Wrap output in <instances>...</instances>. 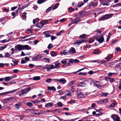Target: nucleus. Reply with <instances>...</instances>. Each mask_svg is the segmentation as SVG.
I'll list each match as a JSON object with an SVG mask.
<instances>
[{
	"label": "nucleus",
	"mask_w": 121,
	"mask_h": 121,
	"mask_svg": "<svg viewBox=\"0 0 121 121\" xmlns=\"http://www.w3.org/2000/svg\"><path fill=\"white\" fill-rule=\"evenodd\" d=\"M74 61V59H70L69 60V62L71 63H73Z\"/></svg>",
	"instance_id": "58"
},
{
	"label": "nucleus",
	"mask_w": 121,
	"mask_h": 121,
	"mask_svg": "<svg viewBox=\"0 0 121 121\" xmlns=\"http://www.w3.org/2000/svg\"><path fill=\"white\" fill-rule=\"evenodd\" d=\"M12 61L14 63V65L15 66L18 65V62L16 60H13Z\"/></svg>",
	"instance_id": "35"
},
{
	"label": "nucleus",
	"mask_w": 121,
	"mask_h": 121,
	"mask_svg": "<svg viewBox=\"0 0 121 121\" xmlns=\"http://www.w3.org/2000/svg\"><path fill=\"white\" fill-rule=\"evenodd\" d=\"M108 95V93H102L101 95L103 96L107 97Z\"/></svg>",
	"instance_id": "27"
},
{
	"label": "nucleus",
	"mask_w": 121,
	"mask_h": 121,
	"mask_svg": "<svg viewBox=\"0 0 121 121\" xmlns=\"http://www.w3.org/2000/svg\"><path fill=\"white\" fill-rule=\"evenodd\" d=\"M52 80V79H51L49 78L47 79L46 80V81L47 83H50Z\"/></svg>",
	"instance_id": "55"
},
{
	"label": "nucleus",
	"mask_w": 121,
	"mask_h": 121,
	"mask_svg": "<svg viewBox=\"0 0 121 121\" xmlns=\"http://www.w3.org/2000/svg\"><path fill=\"white\" fill-rule=\"evenodd\" d=\"M78 93V98H83L85 97V95L82 93L80 92V93Z\"/></svg>",
	"instance_id": "13"
},
{
	"label": "nucleus",
	"mask_w": 121,
	"mask_h": 121,
	"mask_svg": "<svg viewBox=\"0 0 121 121\" xmlns=\"http://www.w3.org/2000/svg\"><path fill=\"white\" fill-rule=\"evenodd\" d=\"M48 90H52L53 91H55L56 90V89L54 86L50 87L48 86Z\"/></svg>",
	"instance_id": "18"
},
{
	"label": "nucleus",
	"mask_w": 121,
	"mask_h": 121,
	"mask_svg": "<svg viewBox=\"0 0 121 121\" xmlns=\"http://www.w3.org/2000/svg\"><path fill=\"white\" fill-rule=\"evenodd\" d=\"M43 23V24H47L48 23V21L47 20H45L44 21L42 22Z\"/></svg>",
	"instance_id": "45"
},
{
	"label": "nucleus",
	"mask_w": 121,
	"mask_h": 121,
	"mask_svg": "<svg viewBox=\"0 0 121 121\" xmlns=\"http://www.w3.org/2000/svg\"><path fill=\"white\" fill-rule=\"evenodd\" d=\"M94 37L95 38L96 40L98 41L99 43H102L104 41V39L103 37H101L99 39H98V35L94 36Z\"/></svg>",
	"instance_id": "6"
},
{
	"label": "nucleus",
	"mask_w": 121,
	"mask_h": 121,
	"mask_svg": "<svg viewBox=\"0 0 121 121\" xmlns=\"http://www.w3.org/2000/svg\"><path fill=\"white\" fill-rule=\"evenodd\" d=\"M111 35V33H109L108 34V36L106 39V41L107 42L109 40V39L110 38V36Z\"/></svg>",
	"instance_id": "39"
},
{
	"label": "nucleus",
	"mask_w": 121,
	"mask_h": 121,
	"mask_svg": "<svg viewBox=\"0 0 121 121\" xmlns=\"http://www.w3.org/2000/svg\"><path fill=\"white\" fill-rule=\"evenodd\" d=\"M66 97L64 95L63 96H61L60 98L61 99H66Z\"/></svg>",
	"instance_id": "62"
},
{
	"label": "nucleus",
	"mask_w": 121,
	"mask_h": 121,
	"mask_svg": "<svg viewBox=\"0 0 121 121\" xmlns=\"http://www.w3.org/2000/svg\"><path fill=\"white\" fill-rule=\"evenodd\" d=\"M98 103L99 104H103V100H99L98 102Z\"/></svg>",
	"instance_id": "56"
},
{
	"label": "nucleus",
	"mask_w": 121,
	"mask_h": 121,
	"mask_svg": "<svg viewBox=\"0 0 121 121\" xmlns=\"http://www.w3.org/2000/svg\"><path fill=\"white\" fill-rule=\"evenodd\" d=\"M118 74L116 73H109L108 74V76H117Z\"/></svg>",
	"instance_id": "14"
},
{
	"label": "nucleus",
	"mask_w": 121,
	"mask_h": 121,
	"mask_svg": "<svg viewBox=\"0 0 121 121\" xmlns=\"http://www.w3.org/2000/svg\"><path fill=\"white\" fill-rule=\"evenodd\" d=\"M52 9V7H50L48 8V9H47L46 10V12L47 13H48L50 11H51Z\"/></svg>",
	"instance_id": "38"
},
{
	"label": "nucleus",
	"mask_w": 121,
	"mask_h": 121,
	"mask_svg": "<svg viewBox=\"0 0 121 121\" xmlns=\"http://www.w3.org/2000/svg\"><path fill=\"white\" fill-rule=\"evenodd\" d=\"M115 69L117 71H119L121 69V63H118L116 65L115 67Z\"/></svg>",
	"instance_id": "11"
},
{
	"label": "nucleus",
	"mask_w": 121,
	"mask_h": 121,
	"mask_svg": "<svg viewBox=\"0 0 121 121\" xmlns=\"http://www.w3.org/2000/svg\"><path fill=\"white\" fill-rule=\"evenodd\" d=\"M11 77V76L7 77H5L4 78L5 81H8L12 79Z\"/></svg>",
	"instance_id": "21"
},
{
	"label": "nucleus",
	"mask_w": 121,
	"mask_h": 121,
	"mask_svg": "<svg viewBox=\"0 0 121 121\" xmlns=\"http://www.w3.org/2000/svg\"><path fill=\"white\" fill-rule=\"evenodd\" d=\"M15 50L21 51L22 50H29L31 49L30 47L27 45H22L20 44L17 45L15 47Z\"/></svg>",
	"instance_id": "1"
},
{
	"label": "nucleus",
	"mask_w": 121,
	"mask_h": 121,
	"mask_svg": "<svg viewBox=\"0 0 121 121\" xmlns=\"http://www.w3.org/2000/svg\"><path fill=\"white\" fill-rule=\"evenodd\" d=\"M103 102L104 103H105L108 102V99L106 98L103 100Z\"/></svg>",
	"instance_id": "36"
},
{
	"label": "nucleus",
	"mask_w": 121,
	"mask_h": 121,
	"mask_svg": "<svg viewBox=\"0 0 121 121\" xmlns=\"http://www.w3.org/2000/svg\"><path fill=\"white\" fill-rule=\"evenodd\" d=\"M69 53V51H67V50H64L63 52V54L64 55L68 54Z\"/></svg>",
	"instance_id": "32"
},
{
	"label": "nucleus",
	"mask_w": 121,
	"mask_h": 121,
	"mask_svg": "<svg viewBox=\"0 0 121 121\" xmlns=\"http://www.w3.org/2000/svg\"><path fill=\"white\" fill-rule=\"evenodd\" d=\"M83 68H82L81 69H80L79 70H78L76 72H74L73 73H67V74H71L73 73H75V74L77 73L78 72H80L82 70H83Z\"/></svg>",
	"instance_id": "34"
},
{
	"label": "nucleus",
	"mask_w": 121,
	"mask_h": 121,
	"mask_svg": "<svg viewBox=\"0 0 121 121\" xmlns=\"http://www.w3.org/2000/svg\"><path fill=\"white\" fill-rule=\"evenodd\" d=\"M56 37L54 36H53L52 37H51V39L52 40H54V39H56Z\"/></svg>",
	"instance_id": "63"
},
{
	"label": "nucleus",
	"mask_w": 121,
	"mask_h": 121,
	"mask_svg": "<svg viewBox=\"0 0 121 121\" xmlns=\"http://www.w3.org/2000/svg\"><path fill=\"white\" fill-rule=\"evenodd\" d=\"M86 74L85 73H82L80 72L78 73V74L79 75H85Z\"/></svg>",
	"instance_id": "46"
},
{
	"label": "nucleus",
	"mask_w": 121,
	"mask_h": 121,
	"mask_svg": "<svg viewBox=\"0 0 121 121\" xmlns=\"http://www.w3.org/2000/svg\"><path fill=\"white\" fill-rule=\"evenodd\" d=\"M27 14V13L26 12H24L22 14V15L23 17L24 18H26V15Z\"/></svg>",
	"instance_id": "50"
},
{
	"label": "nucleus",
	"mask_w": 121,
	"mask_h": 121,
	"mask_svg": "<svg viewBox=\"0 0 121 121\" xmlns=\"http://www.w3.org/2000/svg\"><path fill=\"white\" fill-rule=\"evenodd\" d=\"M26 105L27 106L29 107L30 108H31V107L33 104L32 103L30 102H28L26 103Z\"/></svg>",
	"instance_id": "29"
},
{
	"label": "nucleus",
	"mask_w": 121,
	"mask_h": 121,
	"mask_svg": "<svg viewBox=\"0 0 121 121\" xmlns=\"http://www.w3.org/2000/svg\"><path fill=\"white\" fill-rule=\"evenodd\" d=\"M74 86H72L70 87V90L72 92H74Z\"/></svg>",
	"instance_id": "54"
},
{
	"label": "nucleus",
	"mask_w": 121,
	"mask_h": 121,
	"mask_svg": "<svg viewBox=\"0 0 121 121\" xmlns=\"http://www.w3.org/2000/svg\"><path fill=\"white\" fill-rule=\"evenodd\" d=\"M45 0H38L37 1V3L39 4H40L44 2Z\"/></svg>",
	"instance_id": "26"
},
{
	"label": "nucleus",
	"mask_w": 121,
	"mask_h": 121,
	"mask_svg": "<svg viewBox=\"0 0 121 121\" xmlns=\"http://www.w3.org/2000/svg\"><path fill=\"white\" fill-rule=\"evenodd\" d=\"M116 103V101L114 102L113 103H112L111 105L110 106L111 107H114L115 106V104Z\"/></svg>",
	"instance_id": "43"
},
{
	"label": "nucleus",
	"mask_w": 121,
	"mask_h": 121,
	"mask_svg": "<svg viewBox=\"0 0 121 121\" xmlns=\"http://www.w3.org/2000/svg\"><path fill=\"white\" fill-rule=\"evenodd\" d=\"M97 3H95L93 2L91 3L90 4V5L91 6H95L96 5H97Z\"/></svg>",
	"instance_id": "40"
},
{
	"label": "nucleus",
	"mask_w": 121,
	"mask_h": 121,
	"mask_svg": "<svg viewBox=\"0 0 121 121\" xmlns=\"http://www.w3.org/2000/svg\"><path fill=\"white\" fill-rule=\"evenodd\" d=\"M65 95L67 96H71V92H69L68 91L65 92Z\"/></svg>",
	"instance_id": "24"
},
{
	"label": "nucleus",
	"mask_w": 121,
	"mask_h": 121,
	"mask_svg": "<svg viewBox=\"0 0 121 121\" xmlns=\"http://www.w3.org/2000/svg\"><path fill=\"white\" fill-rule=\"evenodd\" d=\"M17 8V6H14L13 7H12L11 8V10H14Z\"/></svg>",
	"instance_id": "59"
},
{
	"label": "nucleus",
	"mask_w": 121,
	"mask_h": 121,
	"mask_svg": "<svg viewBox=\"0 0 121 121\" xmlns=\"http://www.w3.org/2000/svg\"><path fill=\"white\" fill-rule=\"evenodd\" d=\"M59 4V3L56 4L54 6V7L53 8V10L55 9L56 8L58 7Z\"/></svg>",
	"instance_id": "42"
},
{
	"label": "nucleus",
	"mask_w": 121,
	"mask_h": 121,
	"mask_svg": "<svg viewBox=\"0 0 121 121\" xmlns=\"http://www.w3.org/2000/svg\"><path fill=\"white\" fill-rule=\"evenodd\" d=\"M10 55L8 52L7 53L4 55V57L5 58H7L10 56Z\"/></svg>",
	"instance_id": "41"
},
{
	"label": "nucleus",
	"mask_w": 121,
	"mask_h": 121,
	"mask_svg": "<svg viewBox=\"0 0 121 121\" xmlns=\"http://www.w3.org/2000/svg\"><path fill=\"white\" fill-rule=\"evenodd\" d=\"M99 52V51L97 50H95L94 51V53L95 54H98Z\"/></svg>",
	"instance_id": "57"
},
{
	"label": "nucleus",
	"mask_w": 121,
	"mask_h": 121,
	"mask_svg": "<svg viewBox=\"0 0 121 121\" xmlns=\"http://www.w3.org/2000/svg\"><path fill=\"white\" fill-rule=\"evenodd\" d=\"M84 4V3L83 2H82L80 4H78L77 5V7H78L80 8Z\"/></svg>",
	"instance_id": "53"
},
{
	"label": "nucleus",
	"mask_w": 121,
	"mask_h": 121,
	"mask_svg": "<svg viewBox=\"0 0 121 121\" xmlns=\"http://www.w3.org/2000/svg\"><path fill=\"white\" fill-rule=\"evenodd\" d=\"M40 77L38 76L34 77L33 78V80L35 81L39 80H40Z\"/></svg>",
	"instance_id": "22"
},
{
	"label": "nucleus",
	"mask_w": 121,
	"mask_h": 121,
	"mask_svg": "<svg viewBox=\"0 0 121 121\" xmlns=\"http://www.w3.org/2000/svg\"><path fill=\"white\" fill-rule=\"evenodd\" d=\"M61 64L59 63H57L56 64L55 66V68H58L60 67V65Z\"/></svg>",
	"instance_id": "25"
},
{
	"label": "nucleus",
	"mask_w": 121,
	"mask_h": 121,
	"mask_svg": "<svg viewBox=\"0 0 121 121\" xmlns=\"http://www.w3.org/2000/svg\"><path fill=\"white\" fill-rule=\"evenodd\" d=\"M94 41V40L92 38H90L89 40V43H91V42H93Z\"/></svg>",
	"instance_id": "51"
},
{
	"label": "nucleus",
	"mask_w": 121,
	"mask_h": 121,
	"mask_svg": "<svg viewBox=\"0 0 121 121\" xmlns=\"http://www.w3.org/2000/svg\"><path fill=\"white\" fill-rule=\"evenodd\" d=\"M53 47V45L51 43L49 44L48 47V48L49 49H50Z\"/></svg>",
	"instance_id": "47"
},
{
	"label": "nucleus",
	"mask_w": 121,
	"mask_h": 121,
	"mask_svg": "<svg viewBox=\"0 0 121 121\" xmlns=\"http://www.w3.org/2000/svg\"><path fill=\"white\" fill-rule=\"evenodd\" d=\"M94 85L95 86L99 88H100L101 86L99 81H95L93 82Z\"/></svg>",
	"instance_id": "8"
},
{
	"label": "nucleus",
	"mask_w": 121,
	"mask_h": 121,
	"mask_svg": "<svg viewBox=\"0 0 121 121\" xmlns=\"http://www.w3.org/2000/svg\"><path fill=\"white\" fill-rule=\"evenodd\" d=\"M39 20V19L38 18H37L36 19H34L33 21V23L34 24H35L36 22H38Z\"/></svg>",
	"instance_id": "31"
},
{
	"label": "nucleus",
	"mask_w": 121,
	"mask_h": 121,
	"mask_svg": "<svg viewBox=\"0 0 121 121\" xmlns=\"http://www.w3.org/2000/svg\"><path fill=\"white\" fill-rule=\"evenodd\" d=\"M59 82H61L63 84H64L66 82V81L64 78L60 79Z\"/></svg>",
	"instance_id": "20"
},
{
	"label": "nucleus",
	"mask_w": 121,
	"mask_h": 121,
	"mask_svg": "<svg viewBox=\"0 0 121 121\" xmlns=\"http://www.w3.org/2000/svg\"><path fill=\"white\" fill-rule=\"evenodd\" d=\"M58 92L60 94V95H61L63 94V92L61 91H58Z\"/></svg>",
	"instance_id": "64"
},
{
	"label": "nucleus",
	"mask_w": 121,
	"mask_h": 121,
	"mask_svg": "<svg viewBox=\"0 0 121 121\" xmlns=\"http://www.w3.org/2000/svg\"><path fill=\"white\" fill-rule=\"evenodd\" d=\"M86 41V40L83 39H82L77 41L74 43V44L76 45V47H78L80 44Z\"/></svg>",
	"instance_id": "5"
},
{
	"label": "nucleus",
	"mask_w": 121,
	"mask_h": 121,
	"mask_svg": "<svg viewBox=\"0 0 121 121\" xmlns=\"http://www.w3.org/2000/svg\"><path fill=\"white\" fill-rule=\"evenodd\" d=\"M3 101L4 103H9L10 102L12 101V98L11 97H10L6 98L3 100Z\"/></svg>",
	"instance_id": "12"
},
{
	"label": "nucleus",
	"mask_w": 121,
	"mask_h": 121,
	"mask_svg": "<svg viewBox=\"0 0 121 121\" xmlns=\"http://www.w3.org/2000/svg\"><path fill=\"white\" fill-rule=\"evenodd\" d=\"M86 36V35L85 34H84L82 35H80V37L81 38H85Z\"/></svg>",
	"instance_id": "49"
},
{
	"label": "nucleus",
	"mask_w": 121,
	"mask_h": 121,
	"mask_svg": "<svg viewBox=\"0 0 121 121\" xmlns=\"http://www.w3.org/2000/svg\"><path fill=\"white\" fill-rule=\"evenodd\" d=\"M42 58V55L39 54L37 55L36 56L33 57L32 59L33 61H37L39 59Z\"/></svg>",
	"instance_id": "7"
},
{
	"label": "nucleus",
	"mask_w": 121,
	"mask_h": 121,
	"mask_svg": "<svg viewBox=\"0 0 121 121\" xmlns=\"http://www.w3.org/2000/svg\"><path fill=\"white\" fill-rule=\"evenodd\" d=\"M57 104L59 107H61L63 106L61 102H58L57 103Z\"/></svg>",
	"instance_id": "48"
},
{
	"label": "nucleus",
	"mask_w": 121,
	"mask_h": 121,
	"mask_svg": "<svg viewBox=\"0 0 121 121\" xmlns=\"http://www.w3.org/2000/svg\"><path fill=\"white\" fill-rule=\"evenodd\" d=\"M107 79H108L110 82H113L115 81V79L113 78H111L108 77Z\"/></svg>",
	"instance_id": "23"
},
{
	"label": "nucleus",
	"mask_w": 121,
	"mask_h": 121,
	"mask_svg": "<svg viewBox=\"0 0 121 121\" xmlns=\"http://www.w3.org/2000/svg\"><path fill=\"white\" fill-rule=\"evenodd\" d=\"M75 82L74 81H72L71 82H70L69 84V86H73V85H74V83Z\"/></svg>",
	"instance_id": "44"
},
{
	"label": "nucleus",
	"mask_w": 121,
	"mask_h": 121,
	"mask_svg": "<svg viewBox=\"0 0 121 121\" xmlns=\"http://www.w3.org/2000/svg\"><path fill=\"white\" fill-rule=\"evenodd\" d=\"M121 6V3H119L117 4H116V5H113L112 6L113 7H116L117 6Z\"/></svg>",
	"instance_id": "37"
},
{
	"label": "nucleus",
	"mask_w": 121,
	"mask_h": 121,
	"mask_svg": "<svg viewBox=\"0 0 121 121\" xmlns=\"http://www.w3.org/2000/svg\"><path fill=\"white\" fill-rule=\"evenodd\" d=\"M64 32V31L63 30H61L59 32L57 33H56V35L58 36H60L61 34L62 33H63Z\"/></svg>",
	"instance_id": "33"
},
{
	"label": "nucleus",
	"mask_w": 121,
	"mask_h": 121,
	"mask_svg": "<svg viewBox=\"0 0 121 121\" xmlns=\"http://www.w3.org/2000/svg\"><path fill=\"white\" fill-rule=\"evenodd\" d=\"M109 18V15L108 14H106L103 17L100 18L99 20L101 21L102 20H104L108 19Z\"/></svg>",
	"instance_id": "10"
},
{
	"label": "nucleus",
	"mask_w": 121,
	"mask_h": 121,
	"mask_svg": "<svg viewBox=\"0 0 121 121\" xmlns=\"http://www.w3.org/2000/svg\"><path fill=\"white\" fill-rule=\"evenodd\" d=\"M111 117L114 121H121L119 117L117 114L112 115H111Z\"/></svg>",
	"instance_id": "4"
},
{
	"label": "nucleus",
	"mask_w": 121,
	"mask_h": 121,
	"mask_svg": "<svg viewBox=\"0 0 121 121\" xmlns=\"http://www.w3.org/2000/svg\"><path fill=\"white\" fill-rule=\"evenodd\" d=\"M19 70L18 69H15L13 70V72L14 73H17L18 72Z\"/></svg>",
	"instance_id": "60"
},
{
	"label": "nucleus",
	"mask_w": 121,
	"mask_h": 121,
	"mask_svg": "<svg viewBox=\"0 0 121 121\" xmlns=\"http://www.w3.org/2000/svg\"><path fill=\"white\" fill-rule=\"evenodd\" d=\"M43 23L42 22L41 23H39L37 24L36 26L39 28H41L43 26Z\"/></svg>",
	"instance_id": "17"
},
{
	"label": "nucleus",
	"mask_w": 121,
	"mask_h": 121,
	"mask_svg": "<svg viewBox=\"0 0 121 121\" xmlns=\"http://www.w3.org/2000/svg\"><path fill=\"white\" fill-rule=\"evenodd\" d=\"M31 89V87H29L27 88L26 89H24L21 91V92L19 94V96H22L23 95L25 94H26Z\"/></svg>",
	"instance_id": "3"
},
{
	"label": "nucleus",
	"mask_w": 121,
	"mask_h": 121,
	"mask_svg": "<svg viewBox=\"0 0 121 121\" xmlns=\"http://www.w3.org/2000/svg\"><path fill=\"white\" fill-rule=\"evenodd\" d=\"M69 11L70 12V13H71L72 12L74 11V9L73 8H72L71 7L69 8Z\"/></svg>",
	"instance_id": "52"
},
{
	"label": "nucleus",
	"mask_w": 121,
	"mask_h": 121,
	"mask_svg": "<svg viewBox=\"0 0 121 121\" xmlns=\"http://www.w3.org/2000/svg\"><path fill=\"white\" fill-rule=\"evenodd\" d=\"M53 105V103L51 102L47 103L45 104V107L47 108L48 107H50Z\"/></svg>",
	"instance_id": "16"
},
{
	"label": "nucleus",
	"mask_w": 121,
	"mask_h": 121,
	"mask_svg": "<svg viewBox=\"0 0 121 121\" xmlns=\"http://www.w3.org/2000/svg\"><path fill=\"white\" fill-rule=\"evenodd\" d=\"M82 13L80 12H79L78 14H77V16L79 17H78L75 19L74 20H72L71 21L72 22L73 24H77L78 23V22L80 21L81 20H80L81 16H82Z\"/></svg>",
	"instance_id": "2"
},
{
	"label": "nucleus",
	"mask_w": 121,
	"mask_h": 121,
	"mask_svg": "<svg viewBox=\"0 0 121 121\" xmlns=\"http://www.w3.org/2000/svg\"><path fill=\"white\" fill-rule=\"evenodd\" d=\"M75 52V48L73 47L71 48L69 50V54L74 53Z\"/></svg>",
	"instance_id": "15"
},
{
	"label": "nucleus",
	"mask_w": 121,
	"mask_h": 121,
	"mask_svg": "<svg viewBox=\"0 0 121 121\" xmlns=\"http://www.w3.org/2000/svg\"><path fill=\"white\" fill-rule=\"evenodd\" d=\"M51 55L52 56H56L57 54L54 51H52L51 53Z\"/></svg>",
	"instance_id": "30"
},
{
	"label": "nucleus",
	"mask_w": 121,
	"mask_h": 121,
	"mask_svg": "<svg viewBox=\"0 0 121 121\" xmlns=\"http://www.w3.org/2000/svg\"><path fill=\"white\" fill-rule=\"evenodd\" d=\"M21 106V104L20 103L16 104L15 105V107L17 108H19Z\"/></svg>",
	"instance_id": "28"
},
{
	"label": "nucleus",
	"mask_w": 121,
	"mask_h": 121,
	"mask_svg": "<svg viewBox=\"0 0 121 121\" xmlns=\"http://www.w3.org/2000/svg\"><path fill=\"white\" fill-rule=\"evenodd\" d=\"M86 84V83L85 82H81L79 83L78 84V86H84Z\"/></svg>",
	"instance_id": "19"
},
{
	"label": "nucleus",
	"mask_w": 121,
	"mask_h": 121,
	"mask_svg": "<svg viewBox=\"0 0 121 121\" xmlns=\"http://www.w3.org/2000/svg\"><path fill=\"white\" fill-rule=\"evenodd\" d=\"M81 80L83 82H86L87 80V79L86 78H83L81 79Z\"/></svg>",
	"instance_id": "61"
},
{
	"label": "nucleus",
	"mask_w": 121,
	"mask_h": 121,
	"mask_svg": "<svg viewBox=\"0 0 121 121\" xmlns=\"http://www.w3.org/2000/svg\"><path fill=\"white\" fill-rule=\"evenodd\" d=\"M17 90H14L12 91H10L8 92H4L0 93V96H3V95H5L6 94H9L11 93L14 92L16 91Z\"/></svg>",
	"instance_id": "9"
}]
</instances>
